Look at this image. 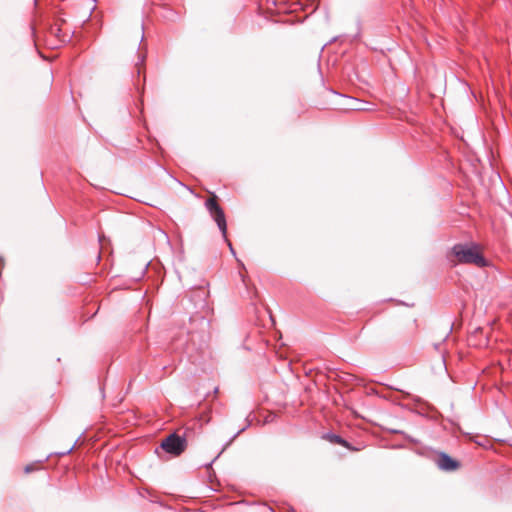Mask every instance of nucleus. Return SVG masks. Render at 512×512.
Returning <instances> with one entry per match:
<instances>
[{
  "label": "nucleus",
  "instance_id": "7ed1b4c3",
  "mask_svg": "<svg viewBox=\"0 0 512 512\" xmlns=\"http://www.w3.org/2000/svg\"><path fill=\"white\" fill-rule=\"evenodd\" d=\"M160 447L167 453L179 456L187 447V440L184 436L172 433L162 440Z\"/></svg>",
  "mask_w": 512,
  "mask_h": 512
},
{
  "label": "nucleus",
  "instance_id": "f8f14e48",
  "mask_svg": "<svg viewBox=\"0 0 512 512\" xmlns=\"http://www.w3.org/2000/svg\"><path fill=\"white\" fill-rule=\"evenodd\" d=\"M34 2L36 3V2H37V0H34Z\"/></svg>",
  "mask_w": 512,
  "mask_h": 512
},
{
  "label": "nucleus",
  "instance_id": "f257e3e1",
  "mask_svg": "<svg viewBox=\"0 0 512 512\" xmlns=\"http://www.w3.org/2000/svg\"><path fill=\"white\" fill-rule=\"evenodd\" d=\"M452 255L462 264H474L477 267H485L487 261L480 253L479 247L475 243H458L452 247Z\"/></svg>",
  "mask_w": 512,
  "mask_h": 512
},
{
  "label": "nucleus",
  "instance_id": "f03ea898",
  "mask_svg": "<svg viewBox=\"0 0 512 512\" xmlns=\"http://www.w3.org/2000/svg\"><path fill=\"white\" fill-rule=\"evenodd\" d=\"M205 205L210 215L217 223V226L221 231L224 240L228 243L231 252L234 253L232 244L227 239V223L223 209L219 206L215 197L207 199Z\"/></svg>",
  "mask_w": 512,
  "mask_h": 512
},
{
  "label": "nucleus",
  "instance_id": "1a4fd4ad",
  "mask_svg": "<svg viewBox=\"0 0 512 512\" xmlns=\"http://www.w3.org/2000/svg\"><path fill=\"white\" fill-rule=\"evenodd\" d=\"M245 430V428H242L240 429L237 433H235L232 438L227 442V444L224 446L223 450L228 447L238 436L239 434H241L243 431Z\"/></svg>",
  "mask_w": 512,
  "mask_h": 512
},
{
  "label": "nucleus",
  "instance_id": "423d86ee",
  "mask_svg": "<svg viewBox=\"0 0 512 512\" xmlns=\"http://www.w3.org/2000/svg\"><path fill=\"white\" fill-rule=\"evenodd\" d=\"M326 438L329 439L331 442H333L335 444H340V445H343V446H347V442L344 439H342L339 435L327 434Z\"/></svg>",
  "mask_w": 512,
  "mask_h": 512
},
{
  "label": "nucleus",
  "instance_id": "9b49d317",
  "mask_svg": "<svg viewBox=\"0 0 512 512\" xmlns=\"http://www.w3.org/2000/svg\"><path fill=\"white\" fill-rule=\"evenodd\" d=\"M25 473H30L31 471H33V467L32 465H27L24 469Z\"/></svg>",
  "mask_w": 512,
  "mask_h": 512
},
{
  "label": "nucleus",
  "instance_id": "9d476101",
  "mask_svg": "<svg viewBox=\"0 0 512 512\" xmlns=\"http://www.w3.org/2000/svg\"><path fill=\"white\" fill-rule=\"evenodd\" d=\"M73 448H74V445H73V446H71V447H70L69 449H67L66 451L59 453V455H66V454H69V453L73 450Z\"/></svg>",
  "mask_w": 512,
  "mask_h": 512
},
{
  "label": "nucleus",
  "instance_id": "39448f33",
  "mask_svg": "<svg viewBox=\"0 0 512 512\" xmlns=\"http://www.w3.org/2000/svg\"><path fill=\"white\" fill-rule=\"evenodd\" d=\"M51 33L54 34L61 42H66L68 39V35L66 33H62V29L57 25L51 27Z\"/></svg>",
  "mask_w": 512,
  "mask_h": 512
},
{
  "label": "nucleus",
  "instance_id": "6e6552de",
  "mask_svg": "<svg viewBox=\"0 0 512 512\" xmlns=\"http://www.w3.org/2000/svg\"><path fill=\"white\" fill-rule=\"evenodd\" d=\"M353 104L349 106L348 109H351V110H366L365 107H362L360 105V103L356 100V99H352L350 98L349 99Z\"/></svg>",
  "mask_w": 512,
  "mask_h": 512
},
{
  "label": "nucleus",
  "instance_id": "0eeeda50",
  "mask_svg": "<svg viewBox=\"0 0 512 512\" xmlns=\"http://www.w3.org/2000/svg\"><path fill=\"white\" fill-rule=\"evenodd\" d=\"M145 60H146V55L143 54V53H140L138 55V60L135 64L136 68H137V74L140 75L141 74V71H142V67L144 66V63H145Z\"/></svg>",
  "mask_w": 512,
  "mask_h": 512
},
{
  "label": "nucleus",
  "instance_id": "20e7f679",
  "mask_svg": "<svg viewBox=\"0 0 512 512\" xmlns=\"http://www.w3.org/2000/svg\"><path fill=\"white\" fill-rule=\"evenodd\" d=\"M437 465L441 470L444 471H453L460 466L458 461L454 460L446 453L439 454L437 459Z\"/></svg>",
  "mask_w": 512,
  "mask_h": 512
}]
</instances>
